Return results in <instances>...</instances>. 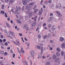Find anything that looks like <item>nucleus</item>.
Listing matches in <instances>:
<instances>
[{
  "label": "nucleus",
  "instance_id": "obj_1",
  "mask_svg": "<svg viewBox=\"0 0 65 65\" xmlns=\"http://www.w3.org/2000/svg\"><path fill=\"white\" fill-rule=\"evenodd\" d=\"M34 4V3H32L30 4H29L27 5L26 7V10H31L30 9L31 8V5H33Z\"/></svg>",
  "mask_w": 65,
  "mask_h": 65
},
{
  "label": "nucleus",
  "instance_id": "obj_2",
  "mask_svg": "<svg viewBox=\"0 0 65 65\" xmlns=\"http://www.w3.org/2000/svg\"><path fill=\"white\" fill-rule=\"evenodd\" d=\"M22 2L23 5H26L27 4V2L26 0H23Z\"/></svg>",
  "mask_w": 65,
  "mask_h": 65
},
{
  "label": "nucleus",
  "instance_id": "obj_3",
  "mask_svg": "<svg viewBox=\"0 0 65 65\" xmlns=\"http://www.w3.org/2000/svg\"><path fill=\"white\" fill-rule=\"evenodd\" d=\"M28 15V17L29 18H31V17H32V15H33V12H30L29 13V14Z\"/></svg>",
  "mask_w": 65,
  "mask_h": 65
},
{
  "label": "nucleus",
  "instance_id": "obj_4",
  "mask_svg": "<svg viewBox=\"0 0 65 65\" xmlns=\"http://www.w3.org/2000/svg\"><path fill=\"white\" fill-rule=\"evenodd\" d=\"M31 57H32L33 58V59H34V56H34V51H31Z\"/></svg>",
  "mask_w": 65,
  "mask_h": 65
},
{
  "label": "nucleus",
  "instance_id": "obj_5",
  "mask_svg": "<svg viewBox=\"0 0 65 65\" xmlns=\"http://www.w3.org/2000/svg\"><path fill=\"white\" fill-rule=\"evenodd\" d=\"M61 46L62 48H65V43H64L62 44Z\"/></svg>",
  "mask_w": 65,
  "mask_h": 65
},
{
  "label": "nucleus",
  "instance_id": "obj_6",
  "mask_svg": "<svg viewBox=\"0 0 65 65\" xmlns=\"http://www.w3.org/2000/svg\"><path fill=\"white\" fill-rule=\"evenodd\" d=\"M60 41H63L64 40V38L62 37H61L59 38Z\"/></svg>",
  "mask_w": 65,
  "mask_h": 65
},
{
  "label": "nucleus",
  "instance_id": "obj_7",
  "mask_svg": "<svg viewBox=\"0 0 65 65\" xmlns=\"http://www.w3.org/2000/svg\"><path fill=\"white\" fill-rule=\"evenodd\" d=\"M38 11V9H35L34 10V14L36 13Z\"/></svg>",
  "mask_w": 65,
  "mask_h": 65
},
{
  "label": "nucleus",
  "instance_id": "obj_8",
  "mask_svg": "<svg viewBox=\"0 0 65 65\" xmlns=\"http://www.w3.org/2000/svg\"><path fill=\"white\" fill-rule=\"evenodd\" d=\"M57 58V56L56 55L54 54L53 56V60H55L56 58Z\"/></svg>",
  "mask_w": 65,
  "mask_h": 65
},
{
  "label": "nucleus",
  "instance_id": "obj_9",
  "mask_svg": "<svg viewBox=\"0 0 65 65\" xmlns=\"http://www.w3.org/2000/svg\"><path fill=\"white\" fill-rule=\"evenodd\" d=\"M10 33L11 35L13 36H15V35H14V33L10 31Z\"/></svg>",
  "mask_w": 65,
  "mask_h": 65
},
{
  "label": "nucleus",
  "instance_id": "obj_10",
  "mask_svg": "<svg viewBox=\"0 0 65 65\" xmlns=\"http://www.w3.org/2000/svg\"><path fill=\"white\" fill-rule=\"evenodd\" d=\"M18 11H19V9L17 7L16 8V11L14 13L15 14H16L17 13H18Z\"/></svg>",
  "mask_w": 65,
  "mask_h": 65
},
{
  "label": "nucleus",
  "instance_id": "obj_11",
  "mask_svg": "<svg viewBox=\"0 0 65 65\" xmlns=\"http://www.w3.org/2000/svg\"><path fill=\"white\" fill-rule=\"evenodd\" d=\"M14 0H10L9 2V4H11L12 3H13V2L14 1Z\"/></svg>",
  "mask_w": 65,
  "mask_h": 65
},
{
  "label": "nucleus",
  "instance_id": "obj_12",
  "mask_svg": "<svg viewBox=\"0 0 65 65\" xmlns=\"http://www.w3.org/2000/svg\"><path fill=\"white\" fill-rule=\"evenodd\" d=\"M59 58H57L55 60V62H58V61L59 60Z\"/></svg>",
  "mask_w": 65,
  "mask_h": 65
},
{
  "label": "nucleus",
  "instance_id": "obj_13",
  "mask_svg": "<svg viewBox=\"0 0 65 65\" xmlns=\"http://www.w3.org/2000/svg\"><path fill=\"white\" fill-rule=\"evenodd\" d=\"M43 47H41V55H42V53H43Z\"/></svg>",
  "mask_w": 65,
  "mask_h": 65
},
{
  "label": "nucleus",
  "instance_id": "obj_14",
  "mask_svg": "<svg viewBox=\"0 0 65 65\" xmlns=\"http://www.w3.org/2000/svg\"><path fill=\"white\" fill-rule=\"evenodd\" d=\"M39 57H38V59L39 58H41V55L40 54H38Z\"/></svg>",
  "mask_w": 65,
  "mask_h": 65
},
{
  "label": "nucleus",
  "instance_id": "obj_15",
  "mask_svg": "<svg viewBox=\"0 0 65 65\" xmlns=\"http://www.w3.org/2000/svg\"><path fill=\"white\" fill-rule=\"evenodd\" d=\"M56 55L58 57H59V56H60V53H59L58 52H57L56 53Z\"/></svg>",
  "mask_w": 65,
  "mask_h": 65
},
{
  "label": "nucleus",
  "instance_id": "obj_16",
  "mask_svg": "<svg viewBox=\"0 0 65 65\" xmlns=\"http://www.w3.org/2000/svg\"><path fill=\"white\" fill-rule=\"evenodd\" d=\"M57 52H60V51H61V50L59 48H57Z\"/></svg>",
  "mask_w": 65,
  "mask_h": 65
},
{
  "label": "nucleus",
  "instance_id": "obj_17",
  "mask_svg": "<svg viewBox=\"0 0 65 65\" xmlns=\"http://www.w3.org/2000/svg\"><path fill=\"white\" fill-rule=\"evenodd\" d=\"M50 61L46 63V65H50Z\"/></svg>",
  "mask_w": 65,
  "mask_h": 65
},
{
  "label": "nucleus",
  "instance_id": "obj_18",
  "mask_svg": "<svg viewBox=\"0 0 65 65\" xmlns=\"http://www.w3.org/2000/svg\"><path fill=\"white\" fill-rule=\"evenodd\" d=\"M43 37L44 39H45V38H46L47 37V35H46L45 36H44Z\"/></svg>",
  "mask_w": 65,
  "mask_h": 65
},
{
  "label": "nucleus",
  "instance_id": "obj_19",
  "mask_svg": "<svg viewBox=\"0 0 65 65\" xmlns=\"http://www.w3.org/2000/svg\"><path fill=\"white\" fill-rule=\"evenodd\" d=\"M6 24L7 27H8L9 28H10V25H9V24H8V23H6Z\"/></svg>",
  "mask_w": 65,
  "mask_h": 65
},
{
  "label": "nucleus",
  "instance_id": "obj_20",
  "mask_svg": "<svg viewBox=\"0 0 65 65\" xmlns=\"http://www.w3.org/2000/svg\"><path fill=\"white\" fill-rule=\"evenodd\" d=\"M7 54H8L6 52H5L4 53V55L5 56H7Z\"/></svg>",
  "mask_w": 65,
  "mask_h": 65
},
{
  "label": "nucleus",
  "instance_id": "obj_21",
  "mask_svg": "<svg viewBox=\"0 0 65 65\" xmlns=\"http://www.w3.org/2000/svg\"><path fill=\"white\" fill-rule=\"evenodd\" d=\"M61 55L63 56L64 55V52L63 51H62L61 52Z\"/></svg>",
  "mask_w": 65,
  "mask_h": 65
},
{
  "label": "nucleus",
  "instance_id": "obj_22",
  "mask_svg": "<svg viewBox=\"0 0 65 65\" xmlns=\"http://www.w3.org/2000/svg\"><path fill=\"white\" fill-rule=\"evenodd\" d=\"M25 6H23L22 7V11H24V9H25Z\"/></svg>",
  "mask_w": 65,
  "mask_h": 65
},
{
  "label": "nucleus",
  "instance_id": "obj_23",
  "mask_svg": "<svg viewBox=\"0 0 65 65\" xmlns=\"http://www.w3.org/2000/svg\"><path fill=\"white\" fill-rule=\"evenodd\" d=\"M4 13H5L4 11H3V10H2L1 12V14H2H2H4Z\"/></svg>",
  "mask_w": 65,
  "mask_h": 65
},
{
  "label": "nucleus",
  "instance_id": "obj_24",
  "mask_svg": "<svg viewBox=\"0 0 65 65\" xmlns=\"http://www.w3.org/2000/svg\"><path fill=\"white\" fill-rule=\"evenodd\" d=\"M4 51H0V53H1V54H2V55L4 54Z\"/></svg>",
  "mask_w": 65,
  "mask_h": 65
},
{
  "label": "nucleus",
  "instance_id": "obj_25",
  "mask_svg": "<svg viewBox=\"0 0 65 65\" xmlns=\"http://www.w3.org/2000/svg\"><path fill=\"white\" fill-rule=\"evenodd\" d=\"M17 22L19 24H21V21L20 20H18L17 21Z\"/></svg>",
  "mask_w": 65,
  "mask_h": 65
},
{
  "label": "nucleus",
  "instance_id": "obj_26",
  "mask_svg": "<svg viewBox=\"0 0 65 65\" xmlns=\"http://www.w3.org/2000/svg\"><path fill=\"white\" fill-rule=\"evenodd\" d=\"M58 6L59 8H61V5L60 4H58Z\"/></svg>",
  "mask_w": 65,
  "mask_h": 65
},
{
  "label": "nucleus",
  "instance_id": "obj_27",
  "mask_svg": "<svg viewBox=\"0 0 65 65\" xmlns=\"http://www.w3.org/2000/svg\"><path fill=\"white\" fill-rule=\"evenodd\" d=\"M37 48H38V49H39V50H40V46L39 45L37 46Z\"/></svg>",
  "mask_w": 65,
  "mask_h": 65
},
{
  "label": "nucleus",
  "instance_id": "obj_28",
  "mask_svg": "<svg viewBox=\"0 0 65 65\" xmlns=\"http://www.w3.org/2000/svg\"><path fill=\"white\" fill-rule=\"evenodd\" d=\"M26 27H27V26H26V25H25L24 24L23 25V27L24 28V29H25Z\"/></svg>",
  "mask_w": 65,
  "mask_h": 65
},
{
  "label": "nucleus",
  "instance_id": "obj_29",
  "mask_svg": "<svg viewBox=\"0 0 65 65\" xmlns=\"http://www.w3.org/2000/svg\"><path fill=\"white\" fill-rule=\"evenodd\" d=\"M6 34H7V35H8V36H10V33H9V32H6Z\"/></svg>",
  "mask_w": 65,
  "mask_h": 65
},
{
  "label": "nucleus",
  "instance_id": "obj_30",
  "mask_svg": "<svg viewBox=\"0 0 65 65\" xmlns=\"http://www.w3.org/2000/svg\"><path fill=\"white\" fill-rule=\"evenodd\" d=\"M5 14V16L6 17V18H7L8 17L7 16V13H6Z\"/></svg>",
  "mask_w": 65,
  "mask_h": 65
},
{
  "label": "nucleus",
  "instance_id": "obj_31",
  "mask_svg": "<svg viewBox=\"0 0 65 65\" xmlns=\"http://www.w3.org/2000/svg\"><path fill=\"white\" fill-rule=\"evenodd\" d=\"M51 26L52 25H51V24H49L48 25V28H50V27H51Z\"/></svg>",
  "mask_w": 65,
  "mask_h": 65
},
{
  "label": "nucleus",
  "instance_id": "obj_32",
  "mask_svg": "<svg viewBox=\"0 0 65 65\" xmlns=\"http://www.w3.org/2000/svg\"><path fill=\"white\" fill-rule=\"evenodd\" d=\"M24 63H25L26 64V65H28V62H26V61H23Z\"/></svg>",
  "mask_w": 65,
  "mask_h": 65
},
{
  "label": "nucleus",
  "instance_id": "obj_33",
  "mask_svg": "<svg viewBox=\"0 0 65 65\" xmlns=\"http://www.w3.org/2000/svg\"><path fill=\"white\" fill-rule=\"evenodd\" d=\"M10 52L11 53V54H13V51H12V50H10Z\"/></svg>",
  "mask_w": 65,
  "mask_h": 65
},
{
  "label": "nucleus",
  "instance_id": "obj_34",
  "mask_svg": "<svg viewBox=\"0 0 65 65\" xmlns=\"http://www.w3.org/2000/svg\"><path fill=\"white\" fill-rule=\"evenodd\" d=\"M9 2V0H5V2L6 3H8Z\"/></svg>",
  "mask_w": 65,
  "mask_h": 65
},
{
  "label": "nucleus",
  "instance_id": "obj_35",
  "mask_svg": "<svg viewBox=\"0 0 65 65\" xmlns=\"http://www.w3.org/2000/svg\"><path fill=\"white\" fill-rule=\"evenodd\" d=\"M41 13H42V12L41 11L39 12V15H41Z\"/></svg>",
  "mask_w": 65,
  "mask_h": 65
},
{
  "label": "nucleus",
  "instance_id": "obj_36",
  "mask_svg": "<svg viewBox=\"0 0 65 65\" xmlns=\"http://www.w3.org/2000/svg\"><path fill=\"white\" fill-rule=\"evenodd\" d=\"M32 1L33 0H27V2H30V1Z\"/></svg>",
  "mask_w": 65,
  "mask_h": 65
},
{
  "label": "nucleus",
  "instance_id": "obj_37",
  "mask_svg": "<svg viewBox=\"0 0 65 65\" xmlns=\"http://www.w3.org/2000/svg\"><path fill=\"white\" fill-rule=\"evenodd\" d=\"M35 25H36L35 23H33L32 24V26H35Z\"/></svg>",
  "mask_w": 65,
  "mask_h": 65
},
{
  "label": "nucleus",
  "instance_id": "obj_38",
  "mask_svg": "<svg viewBox=\"0 0 65 65\" xmlns=\"http://www.w3.org/2000/svg\"><path fill=\"white\" fill-rule=\"evenodd\" d=\"M58 16H59V17H61V16H62V15H61V14H60V13H59L58 14Z\"/></svg>",
  "mask_w": 65,
  "mask_h": 65
},
{
  "label": "nucleus",
  "instance_id": "obj_39",
  "mask_svg": "<svg viewBox=\"0 0 65 65\" xmlns=\"http://www.w3.org/2000/svg\"><path fill=\"white\" fill-rule=\"evenodd\" d=\"M46 25V23H44L43 25V27H45V26Z\"/></svg>",
  "mask_w": 65,
  "mask_h": 65
},
{
  "label": "nucleus",
  "instance_id": "obj_40",
  "mask_svg": "<svg viewBox=\"0 0 65 65\" xmlns=\"http://www.w3.org/2000/svg\"><path fill=\"white\" fill-rule=\"evenodd\" d=\"M11 11L13 13H14V10H13V9H12L11 10Z\"/></svg>",
  "mask_w": 65,
  "mask_h": 65
},
{
  "label": "nucleus",
  "instance_id": "obj_41",
  "mask_svg": "<svg viewBox=\"0 0 65 65\" xmlns=\"http://www.w3.org/2000/svg\"><path fill=\"white\" fill-rule=\"evenodd\" d=\"M53 42H54V41L51 40L50 41V43H53Z\"/></svg>",
  "mask_w": 65,
  "mask_h": 65
},
{
  "label": "nucleus",
  "instance_id": "obj_42",
  "mask_svg": "<svg viewBox=\"0 0 65 65\" xmlns=\"http://www.w3.org/2000/svg\"><path fill=\"white\" fill-rule=\"evenodd\" d=\"M28 19V16L27 15L25 17V19L26 20H27V19Z\"/></svg>",
  "mask_w": 65,
  "mask_h": 65
},
{
  "label": "nucleus",
  "instance_id": "obj_43",
  "mask_svg": "<svg viewBox=\"0 0 65 65\" xmlns=\"http://www.w3.org/2000/svg\"><path fill=\"white\" fill-rule=\"evenodd\" d=\"M38 36L39 38H40L41 37V35H38Z\"/></svg>",
  "mask_w": 65,
  "mask_h": 65
},
{
  "label": "nucleus",
  "instance_id": "obj_44",
  "mask_svg": "<svg viewBox=\"0 0 65 65\" xmlns=\"http://www.w3.org/2000/svg\"><path fill=\"white\" fill-rule=\"evenodd\" d=\"M26 31H28V30H29V28L28 27H26Z\"/></svg>",
  "mask_w": 65,
  "mask_h": 65
},
{
  "label": "nucleus",
  "instance_id": "obj_45",
  "mask_svg": "<svg viewBox=\"0 0 65 65\" xmlns=\"http://www.w3.org/2000/svg\"><path fill=\"white\" fill-rule=\"evenodd\" d=\"M44 2L46 4H47V1H44Z\"/></svg>",
  "mask_w": 65,
  "mask_h": 65
},
{
  "label": "nucleus",
  "instance_id": "obj_46",
  "mask_svg": "<svg viewBox=\"0 0 65 65\" xmlns=\"http://www.w3.org/2000/svg\"><path fill=\"white\" fill-rule=\"evenodd\" d=\"M18 9H19V10L20 11L21 10V7H18Z\"/></svg>",
  "mask_w": 65,
  "mask_h": 65
},
{
  "label": "nucleus",
  "instance_id": "obj_47",
  "mask_svg": "<svg viewBox=\"0 0 65 65\" xmlns=\"http://www.w3.org/2000/svg\"><path fill=\"white\" fill-rule=\"evenodd\" d=\"M51 20L49 19H48L47 21V22H51Z\"/></svg>",
  "mask_w": 65,
  "mask_h": 65
},
{
  "label": "nucleus",
  "instance_id": "obj_48",
  "mask_svg": "<svg viewBox=\"0 0 65 65\" xmlns=\"http://www.w3.org/2000/svg\"><path fill=\"white\" fill-rule=\"evenodd\" d=\"M0 42H1V43H2V42H3V40H2L1 39H0Z\"/></svg>",
  "mask_w": 65,
  "mask_h": 65
},
{
  "label": "nucleus",
  "instance_id": "obj_49",
  "mask_svg": "<svg viewBox=\"0 0 65 65\" xmlns=\"http://www.w3.org/2000/svg\"><path fill=\"white\" fill-rule=\"evenodd\" d=\"M8 37H9V38H11V39H13V38H12V37L11 36H8Z\"/></svg>",
  "mask_w": 65,
  "mask_h": 65
},
{
  "label": "nucleus",
  "instance_id": "obj_50",
  "mask_svg": "<svg viewBox=\"0 0 65 65\" xmlns=\"http://www.w3.org/2000/svg\"><path fill=\"white\" fill-rule=\"evenodd\" d=\"M19 34L20 36H22V34L20 33Z\"/></svg>",
  "mask_w": 65,
  "mask_h": 65
},
{
  "label": "nucleus",
  "instance_id": "obj_51",
  "mask_svg": "<svg viewBox=\"0 0 65 65\" xmlns=\"http://www.w3.org/2000/svg\"><path fill=\"white\" fill-rule=\"evenodd\" d=\"M29 44H29V43H28V44H27V46L28 47V48H29Z\"/></svg>",
  "mask_w": 65,
  "mask_h": 65
},
{
  "label": "nucleus",
  "instance_id": "obj_52",
  "mask_svg": "<svg viewBox=\"0 0 65 65\" xmlns=\"http://www.w3.org/2000/svg\"><path fill=\"white\" fill-rule=\"evenodd\" d=\"M12 55L13 56V58H14L15 57V54H13Z\"/></svg>",
  "mask_w": 65,
  "mask_h": 65
},
{
  "label": "nucleus",
  "instance_id": "obj_53",
  "mask_svg": "<svg viewBox=\"0 0 65 65\" xmlns=\"http://www.w3.org/2000/svg\"><path fill=\"white\" fill-rule=\"evenodd\" d=\"M5 45H8V44H7V42H6L5 43Z\"/></svg>",
  "mask_w": 65,
  "mask_h": 65
},
{
  "label": "nucleus",
  "instance_id": "obj_54",
  "mask_svg": "<svg viewBox=\"0 0 65 65\" xmlns=\"http://www.w3.org/2000/svg\"><path fill=\"white\" fill-rule=\"evenodd\" d=\"M14 43L15 44V45H18V44L17 43V42H15Z\"/></svg>",
  "mask_w": 65,
  "mask_h": 65
},
{
  "label": "nucleus",
  "instance_id": "obj_55",
  "mask_svg": "<svg viewBox=\"0 0 65 65\" xmlns=\"http://www.w3.org/2000/svg\"><path fill=\"white\" fill-rule=\"evenodd\" d=\"M3 62H2V61H0V64H3Z\"/></svg>",
  "mask_w": 65,
  "mask_h": 65
},
{
  "label": "nucleus",
  "instance_id": "obj_56",
  "mask_svg": "<svg viewBox=\"0 0 65 65\" xmlns=\"http://www.w3.org/2000/svg\"><path fill=\"white\" fill-rule=\"evenodd\" d=\"M1 38H3L4 37H3V35H1Z\"/></svg>",
  "mask_w": 65,
  "mask_h": 65
},
{
  "label": "nucleus",
  "instance_id": "obj_57",
  "mask_svg": "<svg viewBox=\"0 0 65 65\" xmlns=\"http://www.w3.org/2000/svg\"><path fill=\"white\" fill-rule=\"evenodd\" d=\"M41 16H39L38 19V20H40V19H41Z\"/></svg>",
  "mask_w": 65,
  "mask_h": 65
},
{
  "label": "nucleus",
  "instance_id": "obj_58",
  "mask_svg": "<svg viewBox=\"0 0 65 65\" xmlns=\"http://www.w3.org/2000/svg\"><path fill=\"white\" fill-rule=\"evenodd\" d=\"M21 51L22 53H24V51L23 50H21Z\"/></svg>",
  "mask_w": 65,
  "mask_h": 65
},
{
  "label": "nucleus",
  "instance_id": "obj_59",
  "mask_svg": "<svg viewBox=\"0 0 65 65\" xmlns=\"http://www.w3.org/2000/svg\"><path fill=\"white\" fill-rule=\"evenodd\" d=\"M1 44L2 46H4V44H3V43H1Z\"/></svg>",
  "mask_w": 65,
  "mask_h": 65
},
{
  "label": "nucleus",
  "instance_id": "obj_60",
  "mask_svg": "<svg viewBox=\"0 0 65 65\" xmlns=\"http://www.w3.org/2000/svg\"><path fill=\"white\" fill-rule=\"evenodd\" d=\"M3 41L4 42H5L6 41V39H4L3 40Z\"/></svg>",
  "mask_w": 65,
  "mask_h": 65
},
{
  "label": "nucleus",
  "instance_id": "obj_61",
  "mask_svg": "<svg viewBox=\"0 0 65 65\" xmlns=\"http://www.w3.org/2000/svg\"><path fill=\"white\" fill-rule=\"evenodd\" d=\"M56 13H57V14L58 15V14H59V13H60L59 12V11H57Z\"/></svg>",
  "mask_w": 65,
  "mask_h": 65
},
{
  "label": "nucleus",
  "instance_id": "obj_62",
  "mask_svg": "<svg viewBox=\"0 0 65 65\" xmlns=\"http://www.w3.org/2000/svg\"><path fill=\"white\" fill-rule=\"evenodd\" d=\"M34 20L35 21H36V20H37V19H36V18H35L34 19Z\"/></svg>",
  "mask_w": 65,
  "mask_h": 65
},
{
  "label": "nucleus",
  "instance_id": "obj_63",
  "mask_svg": "<svg viewBox=\"0 0 65 65\" xmlns=\"http://www.w3.org/2000/svg\"><path fill=\"white\" fill-rule=\"evenodd\" d=\"M48 2L49 3H51V2H52V1H48Z\"/></svg>",
  "mask_w": 65,
  "mask_h": 65
},
{
  "label": "nucleus",
  "instance_id": "obj_64",
  "mask_svg": "<svg viewBox=\"0 0 65 65\" xmlns=\"http://www.w3.org/2000/svg\"><path fill=\"white\" fill-rule=\"evenodd\" d=\"M17 43L18 45H20V42H19L18 41Z\"/></svg>",
  "mask_w": 65,
  "mask_h": 65
}]
</instances>
